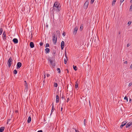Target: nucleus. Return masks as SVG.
<instances>
[{"mask_svg": "<svg viewBox=\"0 0 132 132\" xmlns=\"http://www.w3.org/2000/svg\"><path fill=\"white\" fill-rule=\"evenodd\" d=\"M61 6L60 4L57 2H55L54 4L52 7L50 9V14L51 16H54V12H58L60 10Z\"/></svg>", "mask_w": 132, "mask_h": 132, "instance_id": "1", "label": "nucleus"}, {"mask_svg": "<svg viewBox=\"0 0 132 132\" xmlns=\"http://www.w3.org/2000/svg\"><path fill=\"white\" fill-rule=\"evenodd\" d=\"M13 60V58L11 57H10L8 61L7 62V64L9 68H10L11 67V64Z\"/></svg>", "mask_w": 132, "mask_h": 132, "instance_id": "2", "label": "nucleus"}, {"mask_svg": "<svg viewBox=\"0 0 132 132\" xmlns=\"http://www.w3.org/2000/svg\"><path fill=\"white\" fill-rule=\"evenodd\" d=\"M57 39V36L56 35L55 36L54 34H53V38L52 40L54 43L55 44Z\"/></svg>", "mask_w": 132, "mask_h": 132, "instance_id": "3", "label": "nucleus"}, {"mask_svg": "<svg viewBox=\"0 0 132 132\" xmlns=\"http://www.w3.org/2000/svg\"><path fill=\"white\" fill-rule=\"evenodd\" d=\"M48 60L49 61L50 64L52 65L53 68H54L55 65V61H54L52 60L51 59L48 58Z\"/></svg>", "mask_w": 132, "mask_h": 132, "instance_id": "4", "label": "nucleus"}, {"mask_svg": "<svg viewBox=\"0 0 132 132\" xmlns=\"http://www.w3.org/2000/svg\"><path fill=\"white\" fill-rule=\"evenodd\" d=\"M89 3V1L88 0H87L86 1L84 5V9H86L87 8Z\"/></svg>", "mask_w": 132, "mask_h": 132, "instance_id": "5", "label": "nucleus"}, {"mask_svg": "<svg viewBox=\"0 0 132 132\" xmlns=\"http://www.w3.org/2000/svg\"><path fill=\"white\" fill-rule=\"evenodd\" d=\"M2 37L4 40H5L6 38V35L5 31H4L2 34Z\"/></svg>", "mask_w": 132, "mask_h": 132, "instance_id": "6", "label": "nucleus"}, {"mask_svg": "<svg viewBox=\"0 0 132 132\" xmlns=\"http://www.w3.org/2000/svg\"><path fill=\"white\" fill-rule=\"evenodd\" d=\"M127 122L126 121H123L122 123V124L120 126V128H122L123 126L126 125V123H127Z\"/></svg>", "mask_w": 132, "mask_h": 132, "instance_id": "7", "label": "nucleus"}, {"mask_svg": "<svg viewBox=\"0 0 132 132\" xmlns=\"http://www.w3.org/2000/svg\"><path fill=\"white\" fill-rule=\"evenodd\" d=\"M22 66V63L20 62H18L17 64V69H18L20 68Z\"/></svg>", "mask_w": 132, "mask_h": 132, "instance_id": "8", "label": "nucleus"}, {"mask_svg": "<svg viewBox=\"0 0 132 132\" xmlns=\"http://www.w3.org/2000/svg\"><path fill=\"white\" fill-rule=\"evenodd\" d=\"M64 46V42L62 41L61 43V48L62 50H63Z\"/></svg>", "mask_w": 132, "mask_h": 132, "instance_id": "9", "label": "nucleus"}, {"mask_svg": "<svg viewBox=\"0 0 132 132\" xmlns=\"http://www.w3.org/2000/svg\"><path fill=\"white\" fill-rule=\"evenodd\" d=\"M78 29V28L77 27H75L73 32V34L75 35L76 34Z\"/></svg>", "mask_w": 132, "mask_h": 132, "instance_id": "10", "label": "nucleus"}, {"mask_svg": "<svg viewBox=\"0 0 132 132\" xmlns=\"http://www.w3.org/2000/svg\"><path fill=\"white\" fill-rule=\"evenodd\" d=\"M12 41L15 44H17L18 43V40L16 38H14Z\"/></svg>", "mask_w": 132, "mask_h": 132, "instance_id": "11", "label": "nucleus"}, {"mask_svg": "<svg viewBox=\"0 0 132 132\" xmlns=\"http://www.w3.org/2000/svg\"><path fill=\"white\" fill-rule=\"evenodd\" d=\"M45 51L46 54L50 52V49L48 48H46L45 49Z\"/></svg>", "mask_w": 132, "mask_h": 132, "instance_id": "12", "label": "nucleus"}, {"mask_svg": "<svg viewBox=\"0 0 132 132\" xmlns=\"http://www.w3.org/2000/svg\"><path fill=\"white\" fill-rule=\"evenodd\" d=\"M59 97L58 95H56V103H57L59 102Z\"/></svg>", "mask_w": 132, "mask_h": 132, "instance_id": "13", "label": "nucleus"}, {"mask_svg": "<svg viewBox=\"0 0 132 132\" xmlns=\"http://www.w3.org/2000/svg\"><path fill=\"white\" fill-rule=\"evenodd\" d=\"M30 46L31 48H33L34 47V44L33 42H30Z\"/></svg>", "mask_w": 132, "mask_h": 132, "instance_id": "14", "label": "nucleus"}, {"mask_svg": "<svg viewBox=\"0 0 132 132\" xmlns=\"http://www.w3.org/2000/svg\"><path fill=\"white\" fill-rule=\"evenodd\" d=\"M132 124V123L130 122H129L126 125V128H128Z\"/></svg>", "mask_w": 132, "mask_h": 132, "instance_id": "15", "label": "nucleus"}, {"mask_svg": "<svg viewBox=\"0 0 132 132\" xmlns=\"http://www.w3.org/2000/svg\"><path fill=\"white\" fill-rule=\"evenodd\" d=\"M31 120V116H29L27 120V122L28 123L30 122Z\"/></svg>", "mask_w": 132, "mask_h": 132, "instance_id": "16", "label": "nucleus"}, {"mask_svg": "<svg viewBox=\"0 0 132 132\" xmlns=\"http://www.w3.org/2000/svg\"><path fill=\"white\" fill-rule=\"evenodd\" d=\"M4 127H1L0 128V132H3L4 129Z\"/></svg>", "mask_w": 132, "mask_h": 132, "instance_id": "17", "label": "nucleus"}, {"mask_svg": "<svg viewBox=\"0 0 132 132\" xmlns=\"http://www.w3.org/2000/svg\"><path fill=\"white\" fill-rule=\"evenodd\" d=\"M83 27V24H82L81 25L80 29V31H81L82 30V29Z\"/></svg>", "mask_w": 132, "mask_h": 132, "instance_id": "18", "label": "nucleus"}, {"mask_svg": "<svg viewBox=\"0 0 132 132\" xmlns=\"http://www.w3.org/2000/svg\"><path fill=\"white\" fill-rule=\"evenodd\" d=\"M54 108L53 106V105L52 108V109L51 110V113H52L54 110Z\"/></svg>", "mask_w": 132, "mask_h": 132, "instance_id": "19", "label": "nucleus"}, {"mask_svg": "<svg viewBox=\"0 0 132 132\" xmlns=\"http://www.w3.org/2000/svg\"><path fill=\"white\" fill-rule=\"evenodd\" d=\"M73 67L75 71H76L77 70V67L76 66H74V65H73Z\"/></svg>", "mask_w": 132, "mask_h": 132, "instance_id": "20", "label": "nucleus"}, {"mask_svg": "<svg viewBox=\"0 0 132 132\" xmlns=\"http://www.w3.org/2000/svg\"><path fill=\"white\" fill-rule=\"evenodd\" d=\"M3 29L2 28H0V35H1L2 34L3 32Z\"/></svg>", "mask_w": 132, "mask_h": 132, "instance_id": "21", "label": "nucleus"}, {"mask_svg": "<svg viewBox=\"0 0 132 132\" xmlns=\"http://www.w3.org/2000/svg\"><path fill=\"white\" fill-rule=\"evenodd\" d=\"M57 84L55 82H54V86L55 87H57Z\"/></svg>", "mask_w": 132, "mask_h": 132, "instance_id": "22", "label": "nucleus"}, {"mask_svg": "<svg viewBox=\"0 0 132 132\" xmlns=\"http://www.w3.org/2000/svg\"><path fill=\"white\" fill-rule=\"evenodd\" d=\"M13 73L14 74H16L17 73V71L16 70H14L13 71Z\"/></svg>", "mask_w": 132, "mask_h": 132, "instance_id": "23", "label": "nucleus"}, {"mask_svg": "<svg viewBox=\"0 0 132 132\" xmlns=\"http://www.w3.org/2000/svg\"><path fill=\"white\" fill-rule=\"evenodd\" d=\"M57 70L58 71V73H61L60 70L59 68H58L57 69Z\"/></svg>", "mask_w": 132, "mask_h": 132, "instance_id": "24", "label": "nucleus"}, {"mask_svg": "<svg viewBox=\"0 0 132 132\" xmlns=\"http://www.w3.org/2000/svg\"><path fill=\"white\" fill-rule=\"evenodd\" d=\"M78 84L77 83V82H76V84H75V88H77L78 87Z\"/></svg>", "mask_w": 132, "mask_h": 132, "instance_id": "25", "label": "nucleus"}, {"mask_svg": "<svg viewBox=\"0 0 132 132\" xmlns=\"http://www.w3.org/2000/svg\"><path fill=\"white\" fill-rule=\"evenodd\" d=\"M129 11H132V4L131 5L130 7V8L129 9Z\"/></svg>", "mask_w": 132, "mask_h": 132, "instance_id": "26", "label": "nucleus"}, {"mask_svg": "<svg viewBox=\"0 0 132 132\" xmlns=\"http://www.w3.org/2000/svg\"><path fill=\"white\" fill-rule=\"evenodd\" d=\"M65 57H66L67 60H68V58L67 57V53L65 51Z\"/></svg>", "mask_w": 132, "mask_h": 132, "instance_id": "27", "label": "nucleus"}, {"mask_svg": "<svg viewBox=\"0 0 132 132\" xmlns=\"http://www.w3.org/2000/svg\"><path fill=\"white\" fill-rule=\"evenodd\" d=\"M116 0H113V2H112V4L113 5V4H115V2H116Z\"/></svg>", "mask_w": 132, "mask_h": 132, "instance_id": "28", "label": "nucleus"}, {"mask_svg": "<svg viewBox=\"0 0 132 132\" xmlns=\"http://www.w3.org/2000/svg\"><path fill=\"white\" fill-rule=\"evenodd\" d=\"M28 86H26V87L25 88V89H24V90L25 91H27V90H28Z\"/></svg>", "mask_w": 132, "mask_h": 132, "instance_id": "29", "label": "nucleus"}, {"mask_svg": "<svg viewBox=\"0 0 132 132\" xmlns=\"http://www.w3.org/2000/svg\"><path fill=\"white\" fill-rule=\"evenodd\" d=\"M49 46V44L48 43H47L45 45V47H46Z\"/></svg>", "mask_w": 132, "mask_h": 132, "instance_id": "30", "label": "nucleus"}, {"mask_svg": "<svg viewBox=\"0 0 132 132\" xmlns=\"http://www.w3.org/2000/svg\"><path fill=\"white\" fill-rule=\"evenodd\" d=\"M124 99L126 100H127V102L128 101V98L126 96H125L124 98Z\"/></svg>", "mask_w": 132, "mask_h": 132, "instance_id": "31", "label": "nucleus"}, {"mask_svg": "<svg viewBox=\"0 0 132 132\" xmlns=\"http://www.w3.org/2000/svg\"><path fill=\"white\" fill-rule=\"evenodd\" d=\"M131 23V21H129L128 22V26H129L130 25Z\"/></svg>", "mask_w": 132, "mask_h": 132, "instance_id": "32", "label": "nucleus"}, {"mask_svg": "<svg viewBox=\"0 0 132 132\" xmlns=\"http://www.w3.org/2000/svg\"><path fill=\"white\" fill-rule=\"evenodd\" d=\"M94 1L95 0H91L90 2V3L91 4H93V3Z\"/></svg>", "mask_w": 132, "mask_h": 132, "instance_id": "33", "label": "nucleus"}, {"mask_svg": "<svg viewBox=\"0 0 132 132\" xmlns=\"http://www.w3.org/2000/svg\"><path fill=\"white\" fill-rule=\"evenodd\" d=\"M30 33H31V38H32V31H30Z\"/></svg>", "mask_w": 132, "mask_h": 132, "instance_id": "34", "label": "nucleus"}, {"mask_svg": "<svg viewBox=\"0 0 132 132\" xmlns=\"http://www.w3.org/2000/svg\"><path fill=\"white\" fill-rule=\"evenodd\" d=\"M65 35V33L64 31L63 32V33H62V35L63 36H64Z\"/></svg>", "mask_w": 132, "mask_h": 132, "instance_id": "35", "label": "nucleus"}, {"mask_svg": "<svg viewBox=\"0 0 132 132\" xmlns=\"http://www.w3.org/2000/svg\"><path fill=\"white\" fill-rule=\"evenodd\" d=\"M39 45L41 46H42L43 45V43L42 42H40L39 43Z\"/></svg>", "mask_w": 132, "mask_h": 132, "instance_id": "36", "label": "nucleus"}, {"mask_svg": "<svg viewBox=\"0 0 132 132\" xmlns=\"http://www.w3.org/2000/svg\"><path fill=\"white\" fill-rule=\"evenodd\" d=\"M85 122H86V120L85 119L84 121V125L85 126H86V123H85Z\"/></svg>", "mask_w": 132, "mask_h": 132, "instance_id": "37", "label": "nucleus"}, {"mask_svg": "<svg viewBox=\"0 0 132 132\" xmlns=\"http://www.w3.org/2000/svg\"><path fill=\"white\" fill-rule=\"evenodd\" d=\"M64 62L65 64H66L67 63V61L65 59H64Z\"/></svg>", "mask_w": 132, "mask_h": 132, "instance_id": "38", "label": "nucleus"}, {"mask_svg": "<svg viewBox=\"0 0 132 132\" xmlns=\"http://www.w3.org/2000/svg\"><path fill=\"white\" fill-rule=\"evenodd\" d=\"M132 85V83L131 82L129 84V86H131V85Z\"/></svg>", "mask_w": 132, "mask_h": 132, "instance_id": "39", "label": "nucleus"}, {"mask_svg": "<svg viewBox=\"0 0 132 132\" xmlns=\"http://www.w3.org/2000/svg\"><path fill=\"white\" fill-rule=\"evenodd\" d=\"M70 100V99L69 98H68L67 99V102H69Z\"/></svg>", "mask_w": 132, "mask_h": 132, "instance_id": "40", "label": "nucleus"}, {"mask_svg": "<svg viewBox=\"0 0 132 132\" xmlns=\"http://www.w3.org/2000/svg\"><path fill=\"white\" fill-rule=\"evenodd\" d=\"M130 45L129 44H127V47H129Z\"/></svg>", "mask_w": 132, "mask_h": 132, "instance_id": "41", "label": "nucleus"}, {"mask_svg": "<svg viewBox=\"0 0 132 132\" xmlns=\"http://www.w3.org/2000/svg\"><path fill=\"white\" fill-rule=\"evenodd\" d=\"M24 85H25V87H26V86H27L28 85H27V83H25V84H24Z\"/></svg>", "mask_w": 132, "mask_h": 132, "instance_id": "42", "label": "nucleus"}, {"mask_svg": "<svg viewBox=\"0 0 132 132\" xmlns=\"http://www.w3.org/2000/svg\"><path fill=\"white\" fill-rule=\"evenodd\" d=\"M10 119H8V120H7V124H8L9 123H8V122H9V121H10Z\"/></svg>", "mask_w": 132, "mask_h": 132, "instance_id": "43", "label": "nucleus"}, {"mask_svg": "<svg viewBox=\"0 0 132 132\" xmlns=\"http://www.w3.org/2000/svg\"><path fill=\"white\" fill-rule=\"evenodd\" d=\"M46 77V74H45H45H44V79Z\"/></svg>", "mask_w": 132, "mask_h": 132, "instance_id": "44", "label": "nucleus"}, {"mask_svg": "<svg viewBox=\"0 0 132 132\" xmlns=\"http://www.w3.org/2000/svg\"><path fill=\"white\" fill-rule=\"evenodd\" d=\"M37 132H43V131L41 130H38Z\"/></svg>", "mask_w": 132, "mask_h": 132, "instance_id": "45", "label": "nucleus"}, {"mask_svg": "<svg viewBox=\"0 0 132 132\" xmlns=\"http://www.w3.org/2000/svg\"><path fill=\"white\" fill-rule=\"evenodd\" d=\"M46 75L47 77H48L50 76V75L49 74H47Z\"/></svg>", "mask_w": 132, "mask_h": 132, "instance_id": "46", "label": "nucleus"}, {"mask_svg": "<svg viewBox=\"0 0 132 132\" xmlns=\"http://www.w3.org/2000/svg\"><path fill=\"white\" fill-rule=\"evenodd\" d=\"M125 0H121L120 2L122 3Z\"/></svg>", "mask_w": 132, "mask_h": 132, "instance_id": "47", "label": "nucleus"}, {"mask_svg": "<svg viewBox=\"0 0 132 132\" xmlns=\"http://www.w3.org/2000/svg\"><path fill=\"white\" fill-rule=\"evenodd\" d=\"M75 130L76 132H79V131L78 130H77L76 129H75Z\"/></svg>", "mask_w": 132, "mask_h": 132, "instance_id": "48", "label": "nucleus"}, {"mask_svg": "<svg viewBox=\"0 0 132 132\" xmlns=\"http://www.w3.org/2000/svg\"><path fill=\"white\" fill-rule=\"evenodd\" d=\"M61 98L62 99H63L64 98V97L63 96H62L61 97Z\"/></svg>", "mask_w": 132, "mask_h": 132, "instance_id": "49", "label": "nucleus"}, {"mask_svg": "<svg viewBox=\"0 0 132 132\" xmlns=\"http://www.w3.org/2000/svg\"><path fill=\"white\" fill-rule=\"evenodd\" d=\"M130 68L131 69H132V64H131V65Z\"/></svg>", "mask_w": 132, "mask_h": 132, "instance_id": "50", "label": "nucleus"}, {"mask_svg": "<svg viewBox=\"0 0 132 132\" xmlns=\"http://www.w3.org/2000/svg\"><path fill=\"white\" fill-rule=\"evenodd\" d=\"M127 61H125V62H124V63L125 64H127Z\"/></svg>", "mask_w": 132, "mask_h": 132, "instance_id": "51", "label": "nucleus"}, {"mask_svg": "<svg viewBox=\"0 0 132 132\" xmlns=\"http://www.w3.org/2000/svg\"><path fill=\"white\" fill-rule=\"evenodd\" d=\"M45 80L44 79L43 80V82H44V83H45Z\"/></svg>", "mask_w": 132, "mask_h": 132, "instance_id": "52", "label": "nucleus"}, {"mask_svg": "<svg viewBox=\"0 0 132 132\" xmlns=\"http://www.w3.org/2000/svg\"><path fill=\"white\" fill-rule=\"evenodd\" d=\"M67 72L68 73L69 72V71H68V69H67Z\"/></svg>", "mask_w": 132, "mask_h": 132, "instance_id": "53", "label": "nucleus"}, {"mask_svg": "<svg viewBox=\"0 0 132 132\" xmlns=\"http://www.w3.org/2000/svg\"><path fill=\"white\" fill-rule=\"evenodd\" d=\"M131 100H132V99H131V98H130V100H129V101H130H130H131Z\"/></svg>", "mask_w": 132, "mask_h": 132, "instance_id": "54", "label": "nucleus"}, {"mask_svg": "<svg viewBox=\"0 0 132 132\" xmlns=\"http://www.w3.org/2000/svg\"><path fill=\"white\" fill-rule=\"evenodd\" d=\"M63 109V108L62 107H61V111H62V110Z\"/></svg>", "mask_w": 132, "mask_h": 132, "instance_id": "55", "label": "nucleus"}, {"mask_svg": "<svg viewBox=\"0 0 132 132\" xmlns=\"http://www.w3.org/2000/svg\"><path fill=\"white\" fill-rule=\"evenodd\" d=\"M130 3H132V0H130Z\"/></svg>", "mask_w": 132, "mask_h": 132, "instance_id": "56", "label": "nucleus"}, {"mask_svg": "<svg viewBox=\"0 0 132 132\" xmlns=\"http://www.w3.org/2000/svg\"><path fill=\"white\" fill-rule=\"evenodd\" d=\"M120 34V31H119V34Z\"/></svg>", "mask_w": 132, "mask_h": 132, "instance_id": "57", "label": "nucleus"}, {"mask_svg": "<svg viewBox=\"0 0 132 132\" xmlns=\"http://www.w3.org/2000/svg\"><path fill=\"white\" fill-rule=\"evenodd\" d=\"M18 112V111L17 110H16V111H15V112Z\"/></svg>", "mask_w": 132, "mask_h": 132, "instance_id": "58", "label": "nucleus"}, {"mask_svg": "<svg viewBox=\"0 0 132 132\" xmlns=\"http://www.w3.org/2000/svg\"><path fill=\"white\" fill-rule=\"evenodd\" d=\"M24 82H25V83H27L26 81H25Z\"/></svg>", "mask_w": 132, "mask_h": 132, "instance_id": "59", "label": "nucleus"}, {"mask_svg": "<svg viewBox=\"0 0 132 132\" xmlns=\"http://www.w3.org/2000/svg\"><path fill=\"white\" fill-rule=\"evenodd\" d=\"M45 84V83H44V82L43 83V85H44Z\"/></svg>", "mask_w": 132, "mask_h": 132, "instance_id": "60", "label": "nucleus"}, {"mask_svg": "<svg viewBox=\"0 0 132 132\" xmlns=\"http://www.w3.org/2000/svg\"><path fill=\"white\" fill-rule=\"evenodd\" d=\"M53 53H54V54H55V52H53Z\"/></svg>", "mask_w": 132, "mask_h": 132, "instance_id": "61", "label": "nucleus"}]
</instances>
